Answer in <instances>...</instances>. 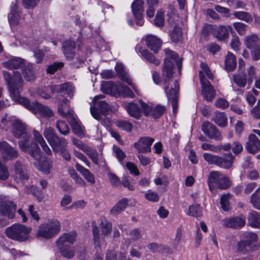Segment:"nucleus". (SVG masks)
I'll return each mask as SVG.
<instances>
[{
    "instance_id": "1",
    "label": "nucleus",
    "mask_w": 260,
    "mask_h": 260,
    "mask_svg": "<svg viewBox=\"0 0 260 260\" xmlns=\"http://www.w3.org/2000/svg\"><path fill=\"white\" fill-rule=\"evenodd\" d=\"M3 73L4 79L10 89L11 98L20 104L19 100L25 98L19 95L20 91L24 84L21 74L18 71H14L11 74L7 71H4Z\"/></svg>"
},
{
    "instance_id": "2",
    "label": "nucleus",
    "mask_w": 260,
    "mask_h": 260,
    "mask_svg": "<svg viewBox=\"0 0 260 260\" xmlns=\"http://www.w3.org/2000/svg\"><path fill=\"white\" fill-rule=\"evenodd\" d=\"M60 230L59 222L57 219H53L39 226L36 236L41 239H51L59 232Z\"/></svg>"
},
{
    "instance_id": "3",
    "label": "nucleus",
    "mask_w": 260,
    "mask_h": 260,
    "mask_svg": "<svg viewBox=\"0 0 260 260\" xmlns=\"http://www.w3.org/2000/svg\"><path fill=\"white\" fill-rule=\"evenodd\" d=\"M31 230V228L23 224L15 223L7 228L5 233L11 239L23 242L29 239Z\"/></svg>"
},
{
    "instance_id": "4",
    "label": "nucleus",
    "mask_w": 260,
    "mask_h": 260,
    "mask_svg": "<svg viewBox=\"0 0 260 260\" xmlns=\"http://www.w3.org/2000/svg\"><path fill=\"white\" fill-rule=\"evenodd\" d=\"M20 104L34 113H39L44 117H51L53 115V111L48 107L37 102L31 103L27 98L19 100Z\"/></svg>"
},
{
    "instance_id": "5",
    "label": "nucleus",
    "mask_w": 260,
    "mask_h": 260,
    "mask_svg": "<svg viewBox=\"0 0 260 260\" xmlns=\"http://www.w3.org/2000/svg\"><path fill=\"white\" fill-rule=\"evenodd\" d=\"M31 135L28 134V137L22 138L23 139L18 141V145L20 149L24 152H28L30 155L38 160L40 157V149L39 146L34 142L31 143L30 146L29 139Z\"/></svg>"
},
{
    "instance_id": "6",
    "label": "nucleus",
    "mask_w": 260,
    "mask_h": 260,
    "mask_svg": "<svg viewBox=\"0 0 260 260\" xmlns=\"http://www.w3.org/2000/svg\"><path fill=\"white\" fill-rule=\"evenodd\" d=\"M166 57L164 58V62L162 68V75L168 78L172 77L174 64L171 59L175 60L177 55L174 52L167 48L165 49Z\"/></svg>"
},
{
    "instance_id": "7",
    "label": "nucleus",
    "mask_w": 260,
    "mask_h": 260,
    "mask_svg": "<svg viewBox=\"0 0 260 260\" xmlns=\"http://www.w3.org/2000/svg\"><path fill=\"white\" fill-rule=\"evenodd\" d=\"M142 113L146 116H151L153 118L157 119L161 116L166 111V107L161 105H157L156 106H150L144 103L142 100L139 101Z\"/></svg>"
},
{
    "instance_id": "8",
    "label": "nucleus",
    "mask_w": 260,
    "mask_h": 260,
    "mask_svg": "<svg viewBox=\"0 0 260 260\" xmlns=\"http://www.w3.org/2000/svg\"><path fill=\"white\" fill-rule=\"evenodd\" d=\"M0 153L4 161L13 160L19 156V152L6 141L0 142Z\"/></svg>"
},
{
    "instance_id": "9",
    "label": "nucleus",
    "mask_w": 260,
    "mask_h": 260,
    "mask_svg": "<svg viewBox=\"0 0 260 260\" xmlns=\"http://www.w3.org/2000/svg\"><path fill=\"white\" fill-rule=\"evenodd\" d=\"M165 77L164 88L168 100H171L174 96L178 98L179 86L177 81L171 80L172 77Z\"/></svg>"
},
{
    "instance_id": "10",
    "label": "nucleus",
    "mask_w": 260,
    "mask_h": 260,
    "mask_svg": "<svg viewBox=\"0 0 260 260\" xmlns=\"http://www.w3.org/2000/svg\"><path fill=\"white\" fill-rule=\"evenodd\" d=\"M144 4L143 0H135L131 5L132 13L136 20V23L140 26H142L144 24Z\"/></svg>"
},
{
    "instance_id": "11",
    "label": "nucleus",
    "mask_w": 260,
    "mask_h": 260,
    "mask_svg": "<svg viewBox=\"0 0 260 260\" xmlns=\"http://www.w3.org/2000/svg\"><path fill=\"white\" fill-rule=\"evenodd\" d=\"M202 130L210 139L221 140L222 138V135L217 128L209 121L203 122L202 125Z\"/></svg>"
},
{
    "instance_id": "12",
    "label": "nucleus",
    "mask_w": 260,
    "mask_h": 260,
    "mask_svg": "<svg viewBox=\"0 0 260 260\" xmlns=\"http://www.w3.org/2000/svg\"><path fill=\"white\" fill-rule=\"evenodd\" d=\"M11 132L13 136L17 139L28 137L29 134L26 132L25 123L19 119H15L13 121Z\"/></svg>"
},
{
    "instance_id": "13",
    "label": "nucleus",
    "mask_w": 260,
    "mask_h": 260,
    "mask_svg": "<svg viewBox=\"0 0 260 260\" xmlns=\"http://www.w3.org/2000/svg\"><path fill=\"white\" fill-rule=\"evenodd\" d=\"M229 31L231 33L233 31V28L231 25L228 26H213L212 27L211 33L214 37L218 40L223 41L229 37Z\"/></svg>"
},
{
    "instance_id": "14",
    "label": "nucleus",
    "mask_w": 260,
    "mask_h": 260,
    "mask_svg": "<svg viewBox=\"0 0 260 260\" xmlns=\"http://www.w3.org/2000/svg\"><path fill=\"white\" fill-rule=\"evenodd\" d=\"M258 239L257 234L252 232H246L243 234L242 239L238 243L239 250L243 251L247 247L256 243Z\"/></svg>"
},
{
    "instance_id": "15",
    "label": "nucleus",
    "mask_w": 260,
    "mask_h": 260,
    "mask_svg": "<svg viewBox=\"0 0 260 260\" xmlns=\"http://www.w3.org/2000/svg\"><path fill=\"white\" fill-rule=\"evenodd\" d=\"M153 142L154 139L151 137H142L134 144V147L141 153L150 152Z\"/></svg>"
},
{
    "instance_id": "16",
    "label": "nucleus",
    "mask_w": 260,
    "mask_h": 260,
    "mask_svg": "<svg viewBox=\"0 0 260 260\" xmlns=\"http://www.w3.org/2000/svg\"><path fill=\"white\" fill-rule=\"evenodd\" d=\"M202 93L204 98L208 101H211L215 96L216 92L214 87L208 80L201 79Z\"/></svg>"
},
{
    "instance_id": "17",
    "label": "nucleus",
    "mask_w": 260,
    "mask_h": 260,
    "mask_svg": "<svg viewBox=\"0 0 260 260\" xmlns=\"http://www.w3.org/2000/svg\"><path fill=\"white\" fill-rule=\"evenodd\" d=\"M223 225L226 228L238 229L243 227L245 224V218L242 216L226 218L223 221Z\"/></svg>"
},
{
    "instance_id": "18",
    "label": "nucleus",
    "mask_w": 260,
    "mask_h": 260,
    "mask_svg": "<svg viewBox=\"0 0 260 260\" xmlns=\"http://www.w3.org/2000/svg\"><path fill=\"white\" fill-rule=\"evenodd\" d=\"M245 148L250 153H255L260 150V141L254 134H250L245 145Z\"/></svg>"
},
{
    "instance_id": "19",
    "label": "nucleus",
    "mask_w": 260,
    "mask_h": 260,
    "mask_svg": "<svg viewBox=\"0 0 260 260\" xmlns=\"http://www.w3.org/2000/svg\"><path fill=\"white\" fill-rule=\"evenodd\" d=\"M77 233L74 231L63 234L56 242L57 246H67L73 244L75 241Z\"/></svg>"
},
{
    "instance_id": "20",
    "label": "nucleus",
    "mask_w": 260,
    "mask_h": 260,
    "mask_svg": "<svg viewBox=\"0 0 260 260\" xmlns=\"http://www.w3.org/2000/svg\"><path fill=\"white\" fill-rule=\"evenodd\" d=\"M26 61L20 57H13L6 61L2 62L4 68L12 70L22 68Z\"/></svg>"
},
{
    "instance_id": "21",
    "label": "nucleus",
    "mask_w": 260,
    "mask_h": 260,
    "mask_svg": "<svg viewBox=\"0 0 260 260\" xmlns=\"http://www.w3.org/2000/svg\"><path fill=\"white\" fill-rule=\"evenodd\" d=\"M104 98L103 95H98L95 96L93 101V105L97 107L100 110V112L103 114H106L110 111H113L112 107L104 101L101 100Z\"/></svg>"
},
{
    "instance_id": "22",
    "label": "nucleus",
    "mask_w": 260,
    "mask_h": 260,
    "mask_svg": "<svg viewBox=\"0 0 260 260\" xmlns=\"http://www.w3.org/2000/svg\"><path fill=\"white\" fill-rule=\"evenodd\" d=\"M147 47L155 53H157L161 47V41L156 36L151 35H147L145 38Z\"/></svg>"
},
{
    "instance_id": "23",
    "label": "nucleus",
    "mask_w": 260,
    "mask_h": 260,
    "mask_svg": "<svg viewBox=\"0 0 260 260\" xmlns=\"http://www.w3.org/2000/svg\"><path fill=\"white\" fill-rule=\"evenodd\" d=\"M136 50L139 52L143 58L150 63H153L156 66H158L160 61L156 58L155 57L145 48L141 46H137Z\"/></svg>"
},
{
    "instance_id": "24",
    "label": "nucleus",
    "mask_w": 260,
    "mask_h": 260,
    "mask_svg": "<svg viewBox=\"0 0 260 260\" xmlns=\"http://www.w3.org/2000/svg\"><path fill=\"white\" fill-rule=\"evenodd\" d=\"M58 108V113L62 117L69 118L70 116H73L74 114V111L69 110L70 102L68 100L63 99L59 103Z\"/></svg>"
},
{
    "instance_id": "25",
    "label": "nucleus",
    "mask_w": 260,
    "mask_h": 260,
    "mask_svg": "<svg viewBox=\"0 0 260 260\" xmlns=\"http://www.w3.org/2000/svg\"><path fill=\"white\" fill-rule=\"evenodd\" d=\"M75 46V42L70 40H67L62 43L63 52L68 59L70 60L74 57Z\"/></svg>"
},
{
    "instance_id": "26",
    "label": "nucleus",
    "mask_w": 260,
    "mask_h": 260,
    "mask_svg": "<svg viewBox=\"0 0 260 260\" xmlns=\"http://www.w3.org/2000/svg\"><path fill=\"white\" fill-rule=\"evenodd\" d=\"M16 205L10 202H5L0 206L1 213L9 218H12L14 216Z\"/></svg>"
},
{
    "instance_id": "27",
    "label": "nucleus",
    "mask_w": 260,
    "mask_h": 260,
    "mask_svg": "<svg viewBox=\"0 0 260 260\" xmlns=\"http://www.w3.org/2000/svg\"><path fill=\"white\" fill-rule=\"evenodd\" d=\"M115 68L120 79L131 85L133 89L138 92L136 86L133 84L132 79L129 77L128 74L125 72L123 65L119 63L116 64Z\"/></svg>"
},
{
    "instance_id": "28",
    "label": "nucleus",
    "mask_w": 260,
    "mask_h": 260,
    "mask_svg": "<svg viewBox=\"0 0 260 260\" xmlns=\"http://www.w3.org/2000/svg\"><path fill=\"white\" fill-rule=\"evenodd\" d=\"M53 90L57 92H65L69 95L71 99L73 98L75 91L73 84L71 82L55 85Z\"/></svg>"
},
{
    "instance_id": "29",
    "label": "nucleus",
    "mask_w": 260,
    "mask_h": 260,
    "mask_svg": "<svg viewBox=\"0 0 260 260\" xmlns=\"http://www.w3.org/2000/svg\"><path fill=\"white\" fill-rule=\"evenodd\" d=\"M21 70L23 77L26 81L30 82L35 80L36 76L32 63L26 61Z\"/></svg>"
},
{
    "instance_id": "30",
    "label": "nucleus",
    "mask_w": 260,
    "mask_h": 260,
    "mask_svg": "<svg viewBox=\"0 0 260 260\" xmlns=\"http://www.w3.org/2000/svg\"><path fill=\"white\" fill-rule=\"evenodd\" d=\"M49 143L54 151L59 152L65 148L67 142L64 138L57 136Z\"/></svg>"
},
{
    "instance_id": "31",
    "label": "nucleus",
    "mask_w": 260,
    "mask_h": 260,
    "mask_svg": "<svg viewBox=\"0 0 260 260\" xmlns=\"http://www.w3.org/2000/svg\"><path fill=\"white\" fill-rule=\"evenodd\" d=\"M8 17L11 25H16L19 23L20 16L18 7L16 4H12L11 10L8 14Z\"/></svg>"
},
{
    "instance_id": "32",
    "label": "nucleus",
    "mask_w": 260,
    "mask_h": 260,
    "mask_svg": "<svg viewBox=\"0 0 260 260\" xmlns=\"http://www.w3.org/2000/svg\"><path fill=\"white\" fill-rule=\"evenodd\" d=\"M224 66L225 70L228 72L233 71L237 66V59L234 54L228 52L225 56Z\"/></svg>"
},
{
    "instance_id": "33",
    "label": "nucleus",
    "mask_w": 260,
    "mask_h": 260,
    "mask_svg": "<svg viewBox=\"0 0 260 260\" xmlns=\"http://www.w3.org/2000/svg\"><path fill=\"white\" fill-rule=\"evenodd\" d=\"M211 119L221 127H225L228 124V118L224 112H214Z\"/></svg>"
},
{
    "instance_id": "34",
    "label": "nucleus",
    "mask_w": 260,
    "mask_h": 260,
    "mask_svg": "<svg viewBox=\"0 0 260 260\" xmlns=\"http://www.w3.org/2000/svg\"><path fill=\"white\" fill-rule=\"evenodd\" d=\"M260 39L256 34H251L244 37L243 42L245 46L250 49L258 46Z\"/></svg>"
},
{
    "instance_id": "35",
    "label": "nucleus",
    "mask_w": 260,
    "mask_h": 260,
    "mask_svg": "<svg viewBox=\"0 0 260 260\" xmlns=\"http://www.w3.org/2000/svg\"><path fill=\"white\" fill-rule=\"evenodd\" d=\"M67 119L71 125L73 132L76 135L80 136L83 134V128L80 122L76 119L74 114L73 116H70Z\"/></svg>"
},
{
    "instance_id": "36",
    "label": "nucleus",
    "mask_w": 260,
    "mask_h": 260,
    "mask_svg": "<svg viewBox=\"0 0 260 260\" xmlns=\"http://www.w3.org/2000/svg\"><path fill=\"white\" fill-rule=\"evenodd\" d=\"M126 110L131 117L137 119L140 118L142 112L139 105L133 103H128L126 105Z\"/></svg>"
},
{
    "instance_id": "37",
    "label": "nucleus",
    "mask_w": 260,
    "mask_h": 260,
    "mask_svg": "<svg viewBox=\"0 0 260 260\" xmlns=\"http://www.w3.org/2000/svg\"><path fill=\"white\" fill-rule=\"evenodd\" d=\"M223 175L218 172H213L210 173L208 177V183L210 190L213 191L214 186H218V183Z\"/></svg>"
},
{
    "instance_id": "38",
    "label": "nucleus",
    "mask_w": 260,
    "mask_h": 260,
    "mask_svg": "<svg viewBox=\"0 0 260 260\" xmlns=\"http://www.w3.org/2000/svg\"><path fill=\"white\" fill-rule=\"evenodd\" d=\"M233 79L234 83L241 88H244L248 83V79L246 74L239 72L233 75Z\"/></svg>"
},
{
    "instance_id": "39",
    "label": "nucleus",
    "mask_w": 260,
    "mask_h": 260,
    "mask_svg": "<svg viewBox=\"0 0 260 260\" xmlns=\"http://www.w3.org/2000/svg\"><path fill=\"white\" fill-rule=\"evenodd\" d=\"M128 204V200L126 198H123L111 209L110 213L111 214L116 216L123 211Z\"/></svg>"
},
{
    "instance_id": "40",
    "label": "nucleus",
    "mask_w": 260,
    "mask_h": 260,
    "mask_svg": "<svg viewBox=\"0 0 260 260\" xmlns=\"http://www.w3.org/2000/svg\"><path fill=\"white\" fill-rule=\"evenodd\" d=\"M76 169L84 177L85 179L91 184L95 183V180L93 175L88 171L84 168L79 164L76 165Z\"/></svg>"
},
{
    "instance_id": "41",
    "label": "nucleus",
    "mask_w": 260,
    "mask_h": 260,
    "mask_svg": "<svg viewBox=\"0 0 260 260\" xmlns=\"http://www.w3.org/2000/svg\"><path fill=\"white\" fill-rule=\"evenodd\" d=\"M61 255L68 258H72L75 255V248L70 245L57 246Z\"/></svg>"
},
{
    "instance_id": "42",
    "label": "nucleus",
    "mask_w": 260,
    "mask_h": 260,
    "mask_svg": "<svg viewBox=\"0 0 260 260\" xmlns=\"http://www.w3.org/2000/svg\"><path fill=\"white\" fill-rule=\"evenodd\" d=\"M200 67L201 69V70L200 71L199 74L200 82H201L202 78L204 79L205 80H207L205 77V75H206L209 79H213V75H212V73L211 72L209 67H208L206 63L202 62L200 64Z\"/></svg>"
},
{
    "instance_id": "43",
    "label": "nucleus",
    "mask_w": 260,
    "mask_h": 260,
    "mask_svg": "<svg viewBox=\"0 0 260 260\" xmlns=\"http://www.w3.org/2000/svg\"><path fill=\"white\" fill-rule=\"evenodd\" d=\"M248 223L252 227L260 228V215L256 212L250 213L248 215Z\"/></svg>"
},
{
    "instance_id": "44",
    "label": "nucleus",
    "mask_w": 260,
    "mask_h": 260,
    "mask_svg": "<svg viewBox=\"0 0 260 260\" xmlns=\"http://www.w3.org/2000/svg\"><path fill=\"white\" fill-rule=\"evenodd\" d=\"M170 37L172 41L178 42L182 39V34L181 29L178 25H175L173 29L170 33Z\"/></svg>"
},
{
    "instance_id": "45",
    "label": "nucleus",
    "mask_w": 260,
    "mask_h": 260,
    "mask_svg": "<svg viewBox=\"0 0 260 260\" xmlns=\"http://www.w3.org/2000/svg\"><path fill=\"white\" fill-rule=\"evenodd\" d=\"M233 15L237 19L243 20L247 23H249L252 20L251 15L245 11H235L233 13Z\"/></svg>"
},
{
    "instance_id": "46",
    "label": "nucleus",
    "mask_w": 260,
    "mask_h": 260,
    "mask_svg": "<svg viewBox=\"0 0 260 260\" xmlns=\"http://www.w3.org/2000/svg\"><path fill=\"white\" fill-rule=\"evenodd\" d=\"M55 126L58 132L62 135H67L70 133V128L64 121L57 120L56 122Z\"/></svg>"
},
{
    "instance_id": "47",
    "label": "nucleus",
    "mask_w": 260,
    "mask_h": 260,
    "mask_svg": "<svg viewBox=\"0 0 260 260\" xmlns=\"http://www.w3.org/2000/svg\"><path fill=\"white\" fill-rule=\"evenodd\" d=\"M100 227L102 230V234L105 236L111 233L112 230V224L105 218L101 219Z\"/></svg>"
},
{
    "instance_id": "48",
    "label": "nucleus",
    "mask_w": 260,
    "mask_h": 260,
    "mask_svg": "<svg viewBox=\"0 0 260 260\" xmlns=\"http://www.w3.org/2000/svg\"><path fill=\"white\" fill-rule=\"evenodd\" d=\"M202 209L199 205H192L189 207L187 214L194 217H199L201 215Z\"/></svg>"
},
{
    "instance_id": "49",
    "label": "nucleus",
    "mask_w": 260,
    "mask_h": 260,
    "mask_svg": "<svg viewBox=\"0 0 260 260\" xmlns=\"http://www.w3.org/2000/svg\"><path fill=\"white\" fill-rule=\"evenodd\" d=\"M233 26L238 34L241 36H244L246 34L248 25L246 24L240 22L234 23Z\"/></svg>"
},
{
    "instance_id": "50",
    "label": "nucleus",
    "mask_w": 260,
    "mask_h": 260,
    "mask_svg": "<svg viewBox=\"0 0 260 260\" xmlns=\"http://www.w3.org/2000/svg\"><path fill=\"white\" fill-rule=\"evenodd\" d=\"M108 177L109 180L112 186L119 188L122 187L121 181L115 174L109 173L108 174Z\"/></svg>"
},
{
    "instance_id": "51",
    "label": "nucleus",
    "mask_w": 260,
    "mask_h": 260,
    "mask_svg": "<svg viewBox=\"0 0 260 260\" xmlns=\"http://www.w3.org/2000/svg\"><path fill=\"white\" fill-rule=\"evenodd\" d=\"M164 13L161 10L157 12L154 22L156 26L162 27L164 25Z\"/></svg>"
},
{
    "instance_id": "52",
    "label": "nucleus",
    "mask_w": 260,
    "mask_h": 260,
    "mask_svg": "<svg viewBox=\"0 0 260 260\" xmlns=\"http://www.w3.org/2000/svg\"><path fill=\"white\" fill-rule=\"evenodd\" d=\"M43 135L45 138L47 139L48 143L51 141L55 137L57 136L55 133L54 129L51 127L46 128L44 131Z\"/></svg>"
},
{
    "instance_id": "53",
    "label": "nucleus",
    "mask_w": 260,
    "mask_h": 260,
    "mask_svg": "<svg viewBox=\"0 0 260 260\" xmlns=\"http://www.w3.org/2000/svg\"><path fill=\"white\" fill-rule=\"evenodd\" d=\"M36 168L43 174H48L50 173L52 166L50 164H34Z\"/></svg>"
},
{
    "instance_id": "54",
    "label": "nucleus",
    "mask_w": 260,
    "mask_h": 260,
    "mask_svg": "<svg viewBox=\"0 0 260 260\" xmlns=\"http://www.w3.org/2000/svg\"><path fill=\"white\" fill-rule=\"evenodd\" d=\"M116 124L117 126L120 128L129 132H131L133 128L132 124L126 120H120L117 121Z\"/></svg>"
},
{
    "instance_id": "55",
    "label": "nucleus",
    "mask_w": 260,
    "mask_h": 260,
    "mask_svg": "<svg viewBox=\"0 0 260 260\" xmlns=\"http://www.w3.org/2000/svg\"><path fill=\"white\" fill-rule=\"evenodd\" d=\"M144 197L146 200L153 202H157L159 199L158 194L151 190H148L145 193Z\"/></svg>"
},
{
    "instance_id": "56",
    "label": "nucleus",
    "mask_w": 260,
    "mask_h": 260,
    "mask_svg": "<svg viewBox=\"0 0 260 260\" xmlns=\"http://www.w3.org/2000/svg\"><path fill=\"white\" fill-rule=\"evenodd\" d=\"M120 96L124 97L133 98L134 94L131 89L124 84L120 85Z\"/></svg>"
},
{
    "instance_id": "57",
    "label": "nucleus",
    "mask_w": 260,
    "mask_h": 260,
    "mask_svg": "<svg viewBox=\"0 0 260 260\" xmlns=\"http://www.w3.org/2000/svg\"><path fill=\"white\" fill-rule=\"evenodd\" d=\"M214 105L218 109H225L229 107V103L225 99L219 98L215 100Z\"/></svg>"
},
{
    "instance_id": "58",
    "label": "nucleus",
    "mask_w": 260,
    "mask_h": 260,
    "mask_svg": "<svg viewBox=\"0 0 260 260\" xmlns=\"http://www.w3.org/2000/svg\"><path fill=\"white\" fill-rule=\"evenodd\" d=\"M63 66V63L62 62H54L48 67L47 69V73L53 74L57 70L60 69Z\"/></svg>"
},
{
    "instance_id": "59",
    "label": "nucleus",
    "mask_w": 260,
    "mask_h": 260,
    "mask_svg": "<svg viewBox=\"0 0 260 260\" xmlns=\"http://www.w3.org/2000/svg\"><path fill=\"white\" fill-rule=\"evenodd\" d=\"M204 159L208 162H221L222 159L217 156L205 153L203 155Z\"/></svg>"
},
{
    "instance_id": "60",
    "label": "nucleus",
    "mask_w": 260,
    "mask_h": 260,
    "mask_svg": "<svg viewBox=\"0 0 260 260\" xmlns=\"http://www.w3.org/2000/svg\"><path fill=\"white\" fill-rule=\"evenodd\" d=\"M247 72L248 74V84L250 85L253 80L255 79L256 76V70L255 68L253 66H250L247 69Z\"/></svg>"
},
{
    "instance_id": "61",
    "label": "nucleus",
    "mask_w": 260,
    "mask_h": 260,
    "mask_svg": "<svg viewBox=\"0 0 260 260\" xmlns=\"http://www.w3.org/2000/svg\"><path fill=\"white\" fill-rule=\"evenodd\" d=\"M87 150H85L84 152L88 155L93 162H96L98 160V153L96 151L88 146L87 147Z\"/></svg>"
},
{
    "instance_id": "62",
    "label": "nucleus",
    "mask_w": 260,
    "mask_h": 260,
    "mask_svg": "<svg viewBox=\"0 0 260 260\" xmlns=\"http://www.w3.org/2000/svg\"><path fill=\"white\" fill-rule=\"evenodd\" d=\"M241 43L239 38L237 36H234L231 40L230 46L235 51H237L240 49Z\"/></svg>"
},
{
    "instance_id": "63",
    "label": "nucleus",
    "mask_w": 260,
    "mask_h": 260,
    "mask_svg": "<svg viewBox=\"0 0 260 260\" xmlns=\"http://www.w3.org/2000/svg\"><path fill=\"white\" fill-rule=\"evenodd\" d=\"M231 183L228 178L224 175L221 177L217 187L220 189H226L229 187Z\"/></svg>"
},
{
    "instance_id": "64",
    "label": "nucleus",
    "mask_w": 260,
    "mask_h": 260,
    "mask_svg": "<svg viewBox=\"0 0 260 260\" xmlns=\"http://www.w3.org/2000/svg\"><path fill=\"white\" fill-rule=\"evenodd\" d=\"M230 196L228 194L223 195L220 199V204L221 208L224 211H228L229 208V199Z\"/></svg>"
}]
</instances>
